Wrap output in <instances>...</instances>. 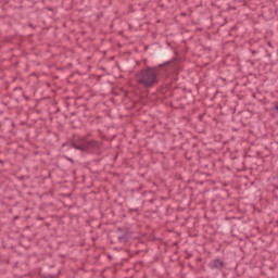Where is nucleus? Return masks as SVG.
<instances>
[{
    "label": "nucleus",
    "instance_id": "f257e3e1",
    "mask_svg": "<svg viewBox=\"0 0 278 278\" xmlns=\"http://www.w3.org/2000/svg\"><path fill=\"white\" fill-rule=\"evenodd\" d=\"M137 79L139 84L150 88V86L157 84V72L154 68L144 70L138 75Z\"/></svg>",
    "mask_w": 278,
    "mask_h": 278
}]
</instances>
